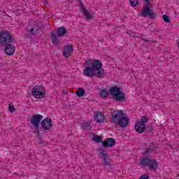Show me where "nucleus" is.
<instances>
[{
	"label": "nucleus",
	"instance_id": "nucleus-37",
	"mask_svg": "<svg viewBox=\"0 0 179 179\" xmlns=\"http://www.w3.org/2000/svg\"><path fill=\"white\" fill-rule=\"evenodd\" d=\"M78 2H81V1H80V0H78Z\"/></svg>",
	"mask_w": 179,
	"mask_h": 179
},
{
	"label": "nucleus",
	"instance_id": "nucleus-4",
	"mask_svg": "<svg viewBox=\"0 0 179 179\" xmlns=\"http://www.w3.org/2000/svg\"><path fill=\"white\" fill-rule=\"evenodd\" d=\"M13 39L12 34L8 31H1L0 32V45H7V44H12Z\"/></svg>",
	"mask_w": 179,
	"mask_h": 179
},
{
	"label": "nucleus",
	"instance_id": "nucleus-7",
	"mask_svg": "<svg viewBox=\"0 0 179 179\" xmlns=\"http://www.w3.org/2000/svg\"><path fill=\"white\" fill-rule=\"evenodd\" d=\"M152 4H145L144 6L143 9L142 10V13L141 15L143 17H148V16H149V17H150V19H155V17H156V14L155 13V12H153V10L152 9H150L152 8Z\"/></svg>",
	"mask_w": 179,
	"mask_h": 179
},
{
	"label": "nucleus",
	"instance_id": "nucleus-22",
	"mask_svg": "<svg viewBox=\"0 0 179 179\" xmlns=\"http://www.w3.org/2000/svg\"><path fill=\"white\" fill-rule=\"evenodd\" d=\"M85 93H86V91L83 88H78L76 92L77 96L78 97H82V96H85Z\"/></svg>",
	"mask_w": 179,
	"mask_h": 179
},
{
	"label": "nucleus",
	"instance_id": "nucleus-35",
	"mask_svg": "<svg viewBox=\"0 0 179 179\" xmlns=\"http://www.w3.org/2000/svg\"><path fill=\"white\" fill-rule=\"evenodd\" d=\"M144 41H145V43H149V41H150V40H149V39H144Z\"/></svg>",
	"mask_w": 179,
	"mask_h": 179
},
{
	"label": "nucleus",
	"instance_id": "nucleus-30",
	"mask_svg": "<svg viewBox=\"0 0 179 179\" xmlns=\"http://www.w3.org/2000/svg\"><path fill=\"white\" fill-rule=\"evenodd\" d=\"M8 110H9V111L11 112V113H15V107L13 106V105L9 104V105H8Z\"/></svg>",
	"mask_w": 179,
	"mask_h": 179
},
{
	"label": "nucleus",
	"instance_id": "nucleus-8",
	"mask_svg": "<svg viewBox=\"0 0 179 179\" xmlns=\"http://www.w3.org/2000/svg\"><path fill=\"white\" fill-rule=\"evenodd\" d=\"M43 120V115H33L31 117L30 122L36 128V129H38L40 128V122Z\"/></svg>",
	"mask_w": 179,
	"mask_h": 179
},
{
	"label": "nucleus",
	"instance_id": "nucleus-24",
	"mask_svg": "<svg viewBox=\"0 0 179 179\" xmlns=\"http://www.w3.org/2000/svg\"><path fill=\"white\" fill-rule=\"evenodd\" d=\"M139 3L138 0H130V5L131 6L135 7Z\"/></svg>",
	"mask_w": 179,
	"mask_h": 179
},
{
	"label": "nucleus",
	"instance_id": "nucleus-2",
	"mask_svg": "<svg viewBox=\"0 0 179 179\" xmlns=\"http://www.w3.org/2000/svg\"><path fill=\"white\" fill-rule=\"evenodd\" d=\"M111 122L115 125H119L121 128H127L129 124V119L125 116L122 110H114L111 114Z\"/></svg>",
	"mask_w": 179,
	"mask_h": 179
},
{
	"label": "nucleus",
	"instance_id": "nucleus-12",
	"mask_svg": "<svg viewBox=\"0 0 179 179\" xmlns=\"http://www.w3.org/2000/svg\"><path fill=\"white\" fill-rule=\"evenodd\" d=\"M157 148V145H156V144H155L154 143H150L148 145V148H146L144 149V152L143 155L144 156H147V155H149V153H152V152H155V150H156Z\"/></svg>",
	"mask_w": 179,
	"mask_h": 179
},
{
	"label": "nucleus",
	"instance_id": "nucleus-34",
	"mask_svg": "<svg viewBox=\"0 0 179 179\" xmlns=\"http://www.w3.org/2000/svg\"><path fill=\"white\" fill-rule=\"evenodd\" d=\"M145 2H146V5L149 4V5H151L150 4V1H149V0H144Z\"/></svg>",
	"mask_w": 179,
	"mask_h": 179
},
{
	"label": "nucleus",
	"instance_id": "nucleus-31",
	"mask_svg": "<svg viewBox=\"0 0 179 179\" xmlns=\"http://www.w3.org/2000/svg\"><path fill=\"white\" fill-rule=\"evenodd\" d=\"M150 178V176H149L148 175L144 174L142 175L138 179H149Z\"/></svg>",
	"mask_w": 179,
	"mask_h": 179
},
{
	"label": "nucleus",
	"instance_id": "nucleus-3",
	"mask_svg": "<svg viewBox=\"0 0 179 179\" xmlns=\"http://www.w3.org/2000/svg\"><path fill=\"white\" fill-rule=\"evenodd\" d=\"M140 164L144 167H148L150 171H156V169H157V160L149 157H143L141 159Z\"/></svg>",
	"mask_w": 179,
	"mask_h": 179
},
{
	"label": "nucleus",
	"instance_id": "nucleus-16",
	"mask_svg": "<svg viewBox=\"0 0 179 179\" xmlns=\"http://www.w3.org/2000/svg\"><path fill=\"white\" fill-rule=\"evenodd\" d=\"M50 37L52 38V43L53 44L58 45L59 44V38H58V36L54 32V31H52L50 32Z\"/></svg>",
	"mask_w": 179,
	"mask_h": 179
},
{
	"label": "nucleus",
	"instance_id": "nucleus-13",
	"mask_svg": "<svg viewBox=\"0 0 179 179\" xmlns=\"http://www.w3.org/2000/svg\"><path fill=\"white\" fill-rule=\"evenodd\" d=\"M94 118L97 124H103V122H104V120H106L104 115L99 112H95L94 113Z\"/></svg>",
	"mask_w": 179,
	"mask_h": 179
},
{
	"label": "nucleus",
	"instance_id": "nucleus-28",
	"mask_svg": "<svg viewBox=\"0 0 179 179\" xmlns=\"http://www.w3.org/2000/svg\"><path fill=\"white\" fill-rule=\"evenodd\" d=\"M99 153L103 156V157H107V152H106V150L101 149L99 150Z\"/></svg>",
	"mask_w": 179,
	"mask_h": 179
},
{
	"label": "nucleus",
	"instance_id": "nucleus-25",
	"mask_svg": "<svg viewBox=\"0 0 179 179\" xmlns=\"http://www.w3.org/2000/svg\"><path fill=\"white\" fill-rule=\"evenodd\" d=\"M145 131L147 132H152V131H153V126L152 124L147 125L145 127Z\"/></svg>",
	"mask_w": 179,
	"mask_h": 179
},
{
	"label": "nucleus",
	"instance_id": "nucleus-11",
	"mask_svg": "<svg viewBox=\"0 0 179 179\" xmlns=\"http://www.w3.org/2000/svg\"><path fill=\"white\" fill-rule=\"evenodd\" d=\"M6 46L4 49L5 54L6 55H13L15 54V51L16 50V48H15V45L8 43L7 45H4Z\"/></svg>",
	"mask_w": 179,
	"mask_h": 179
},
{
	"label": "nucleus",
	"instance_id": "nucleus-36",
	"mask_svg": "<svg viewBox=\"0 0 179 179\" xmlns=\"http://www.w3.org/2000/svg\"><path fill=\"white\" fill-rule=\"evenodd\" d=\"M44 3H45V2H47V0H43Z\"/></svg>",
	"mask_w": 179,
	"mask_h": 179
},
{
	"label": "nucleus",
	"instance_id": "nucleus-14",
	"mask_svg": "<svg viewBox=\"0 0 179 179\" xmlns=\"http://www.w3.org/2000/svg\"><path fill=\"white\" fill-rule=\"evenodd\" d=\"M103 148H113L115 145V139L113 138H108L102 142Z\"/></svg>",
	"mask_w": 179,
	"mask_h": 179
},
{
	"label": "nucleus",
	"instance_id": "nucleus-5",
	"mask_svg": "<svg viewBox=\"0 0 179 179\" xmlns=\"http://www.w3.org/2000/svg\"><path fill=\"white\" fill-rule=\"evenodd\" d=\"M147 122H149V117L148 116H143L141 121H138L135 124V129L138 134H143L146 129Z\"/></svg>",
	"mask_w": 179,
	"mask_h": 179
},
{
	"label": "nucleus",
	"instance_id": "nucleus-18",
	"mask_svg": "<svg viewBox=\"0 0 179 179\" xmlns=\"http://www.w3.org/2000/svg\"><path fill=\"white\" fill-rule=\"evenodd\" d=\"M81 128L84 129V131H90L92 129V125L90 124V121L84 122L81 124Z\"/></svg>",
	"mask_w": 179,
	"mask_h": 179
},
{
	"label": "nucleus",
	"instance_id": "nucleus-17",
	"mask_svg": "<svg viewBox=\"0 0 179 179\" xmlns=\"http://www.w3.org/2000/svg\"><path fill=\"white\" fill-rule=\"evenodd\" d=\"M113 99L116 101H124L125 100V94L120 91L115 96H113Z\"/></svg>",
	"mask_w": 179,
	"mask_h": 179
},
{
	"label": "nucleus",
	"instance_id": "nucleus-15",
	"mask_svg": "<svg viewBox=\"0 0 179 179\" xmlns=\"http://www.w3.org/2000/svg\"><path fill=\"white\" fill-rule=\"evenodd\" d=\"M56 33L57 34V37H64V36L66 34V29L64 27H59L57 29Z\"/></svg>",
	"mask_w": 179,
	"mask_h": 179
},
{
	"label": "nucleus",
	"instance_id": "nucleus-6",
	"mask_svg": "<svg viewBox=\"0 0 179 179\" xmlns=\"http://www.w3.org/2000/svg\"><path fill=\"white\" fill-rule=\"evenodd\" d=\"M47 91H45V88L42 86H35L31 91V94L35 99H44Z\"/></svg>",
	"mask_w": 179,
	"mask_h": 179
},
{
	"label": "nucleus",
	"instance_id": "nucleus-21",
	"mask_svg": "<svg viewBox=\"0 0 179 179\" xmlns=\"http://www.w3.org/2000/svg\"><path fill=\"white\" fill-rule=\"evenodd\" d=\"M103 162L102 163V165H103L104 166H110L111 163V161L108 159V156L103 157Z\"/></svg>",
	"mask_w": 179,
	"mask_h": 179
},
{
	"label": "nucleus",
	"instance_id": "nucleus-1",
	"mask_svg": "<svg viewBox=\"0 0 179 179\" xmlns=\"http://www.w3.org/2000/svg\"><path fill=\"white\" fill-rule=\"evenodd\" d=\"M86 66L83 71V75L87 76L88 78H92L96 76L99 79H103L106 73H104V69H101L103 64L99 59L92 60L91 59H87L85 62Z\"/></svg>",
	"mask_w": 179,
	"mask_h": 179
},
{
	"label": "nucleus",
	"instance_id": "nucleus-9",
	"mask_svg": "<svg viewBox=\"0 0 179 179\" xmlns=\"http://www.w3.org/2000/svg\"><path fill=\"white\" fill-rule=\"evenodd\" d=\"M41 126L43 129L48 131V129L52 128V120L50 117L45 118L41 122Z\"/></svg>",
	"mask_w": 179,
	"mask_h": 179
},
{
	"label": "nucleus",
	"instance_id": "nucleus-27",
	"mask_svg": "<svg viewBox=\"0 0 179 179\" xmlns=\"http://www.w3.org/2000/svg\"><path fill=\"white\" fill-rule=\"evenodd\" d=\"M105 170H108V171H109V173H111V171H113V165H111V162H110V165H106V166H104Z\"/></svg>",
	"mask_w": 179,
	"mask_h": 179
},
{
	"label": "nucleus",
	"instance_id": "nucleus-10",
	"mask_svg": "<svg viewBox=\"0 0 179 179\" xmlns=\"http://www.w3.org/2000/svg\"><path fill=\"white\" fill-rule=\"evenodd\" d=\"M72 52H73V48L72 45H66L64 47L63 50V55L66 58H69L71 55H72Z\"/></svg>",
	"mask_w": 179,
	"mask_h": 179
},
{
	"label": "nucleus",
	"instance_id": "nucleus-26",
	"mask_svg": "<svg viewBox=\"0 0 179 179\" xmlns=\"http://www.w3.org/2000/svg\"><path fill=\"white\" fill-rule=\"evenodd\" d=\"M107 94H108V92H107V90H102L101 91V97H107Z\"/></svg>",
	"mask_w": 179,
	"mask_h": 179
},
{
	"label": "nucleus",
	"instance_id": "nucleus-29",
	"mask_svg": "<svg viewBox=\"0 0 179 179\" xmlns=\"http://www.w3.org/2000/svg\"><path fill=\"white\" fill-rule=\"evenodd\" d=\"M101 137L100 136H96L95 137H94V141L95 142H98V143H100L101 142Z\"/></svg>",
	"mask_w": 179,
	"mask_h": 179
},
{
	"label": "nucleus",
	"instance_id": "nucleus-32",
	"mask_svg": "<svg viewBox=\"0 0 179 179\" xmlns=\"http://www.w3.org/2000/svg\"><path fill=\"white\" fill-rule=\"evenodd\" d=\"M30 34H36V31H34V28H31L29 31Z\"/></svg>",
	"mask_w": 179,
	"mask_h": 179
},
{
	"label": "nucleus",
	"instance_id": "nucleus-33",
	"mask_svg": "<svg viewBox=\"0 0 179 179\" xmlns=\"http://www.w3.org/2000/svg\"><path fill=\"white\" fill-rule=\"evenodd\" d=\"M34 29L36 34H37V33H38V31L40 30V27H37L36 28L34 27Z\"/></svg>",
	"mask_w": 179,
	"mask_h": 179
},
{
	"label": "nucleus",
	"instance_id": "nucleus-23",
	"mask_svg": "<svg viewBox=\"0 0 179 179\" xmlns=\"http://www.w3.org/2000/svg\"><path fill=\"white\" fill-rule=\"evenodd\" d=\"M163 20L164 22H165L166 23H170V22H171L170 20V17H169L167 15H164L162 16Z\"/></svg>",
	"mask_w": 179,
	"mask_h": 179
},
{
	"label": "nucleus",
	"instance_id": "nucleus-19",
	"mask_svg": "<svg viewBox=\"0 0 179 179\" xmlns=\"http://www.w3.org/2000/svg\"><path fill=\"white\" fill-rule=\"evenodd\" d=\"M120 92L121 90L117 87H114L110 90V93L113 97L117 95Z\"/></svg>",
	"mask_w": 179,
	"mask_h": 179
},
{
	"label": "nucleus",
	"instance_id": "nucleus-20",
	"mask_svg": "<svg viewBox=\"0 0 179 179\" xmlns=\"http://www.w3.org/2000/svg\"><path fill=\"white\" fill-rule=\"evenodd\" d=\"M81 12L83 13V14L84 15V16H86L87 19H92V15H90V14L89 13V11L86 10V8H85V6H83V4L81 3Z\"/></svg>",
	"mask_w": 179,
	"mask_h": 179
}]
</instances>
